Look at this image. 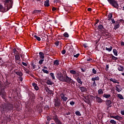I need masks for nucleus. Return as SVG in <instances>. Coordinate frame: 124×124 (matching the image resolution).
<instances>
[{
    "label": "nucleus",
    "instance_id": "1",
    "mask_svg": "<svg viewBox=\"0 0 124 124\" xmlns=\"http://www.w3.org/2000/svg\"><path fill=\"white\" fill-rule=\"evenodd\" d=\"M56 78L61 82H65L66 83H71L74 84L75 81L72 78L67 76V74H62L61 72H57L56 73Z\"/></svg>",
    "mask_w": 124,
    "mask_h": 124
},
{
    "label": "nucleus",
    "instance_id": "2",
    "mask_svg": "<svg viewBox=\"0 0 124 124\" xmlns=\"http://www.w3.org/2000/svg\"><path fill=\"white\" fill-rule=\"evenodd\" d=\"M108 1L114 8H117V9L119 8V4L115 0H108Z\"/></svg>",
    "mask_w": 124,
    "mask_h": 124
},
{
    "label": "nucleus",
    "instance_id": "3",
    "mask_svg": "<svg viewBox=\"0 0 124 124\" xmlns=\"http://www.w3.org/2000/svg\"><path fill=\"white\" fill-rule=\"evenodd\" d=\"M91 81L92 82L93 87L95 88V87H97V85H96V82H95V81H99V77L97 76L94 78H91Z\"/></svg>",
    "mask_w": 124,
    "mask_h": 124
},
{
    "label": "nucleus",
    "instance_id": "4",
    "mask_svg": "<svg viewBox=\"0 0 124 124\" xmlns=\"http://www.w3.org/2000/svg\"><path fill=\"white\" fill-rule=\"evenodd\" d=\"M0 95L2 98H4L6 95V92H5V87L3 86L2 88L0 89Z\"/></svg>",
    "mask_w": 124,
    "mask_h": 124
},
{
    "label": "nucleus",
    "instance_id": "5",
    "mask_svg": "<svg viewBox=\"0 0 124 124\" xmlns=\"http://www.w3.org/2000/svg\"><path fill=\"white\" fill-rule=\"evenodd\" d=\"M1 1L4 3V5L6 6V4L9 3L11 5V8H12V5H13V0H1Z\"/></svg>",
    "mask_w": 124,
    "mask_h": 124
},
{
    "label": "nucleus",
    "instance_id": "6",
    "mask_svg": "<svg viewBox=\"0 0 124 124\" xmlns=\"http://www.w3.org/2000/svg\"><path fill=\"white\" fill-rule=\"evenodd\" d=\"M37 63H38V60L37 59H35L31 61V65L33 69H35L36 64H37Z\"/></svg>",
    "mask_w": 124,
    "mask_h": 124
},
{
    "label": "nucleus",
    "instance_id": "7",
    "mask_svg": "<svg viewBox=\"0 0 124 124\" xmlns=\"http://www.w3.org/2000/svg\"><path fill=\"white\" fill-rule=\"evenodd\" d=\"M61 100L59 99H54V106L55 107H58V108L59 107H61Z\"/></svg>",
    "mask_w": 124,
    "mask_h": 124
},
{
    "label": "nucleus",
    "instance_id": "8",
    "mask_svg": "<svg viewBox=\"0 0 124 124\" xmlns=\"http://www.w3.org/2000/svg\"><path fill=\"white\" fill-rule=\"evenodd\" d=\"M6 5H7V10H6L5 9V8L3 7V6H2V5H1V4L0 3V12H2V13H4V12H6V11H8L9 10V9H8V3Z\"/></svg>",
    "mask_w": 124,
    "mask_h": 124
},
{
    "label": "nucleus",
    "instance_id": "9",
    "mask_svg": "<svg viewBox=\"0 0 124 124\" xmlns=\"http://www.w3.org/2000/svg\"><path fill=\"white\" fill-rule=\"evenodd\" d=\"M96 29H97V30L99 31H100L101 32H104V30H105V28H104V27L103 26V25H102V24H99V25H98L96 27Z\"/></svg>",
    "mask_w": 124,
    "mask_h": 124
},
{
    "label": "nucleus",
    "instance_id": "10",
    "mask_svg": "<svg viewBox=\"0 0 124 124\" xmlns=\"http://www.w3.org/2000/svg\"><path fill=\"white\" fill-rule=\"evenodd\" d=\"M79 75L77 74L75 75V77H77L76 80L78 83L80 84V85H83V81H82V79H81V78L79 77Z\"/></svg>",
    "mask_w": 124,
    "mask_h": 124
},
{
    "label": "nucleus",
    "instance_id": "11",
    "mask_svg": "<svg viewBox=\"0 0 124 124\" xmlns=\"http://www.w3.org/2000/svg\"><path fill=\"white\" fill-rule=\"evenodd\" d=\"M13 109V104H9L7 106L5 107V111H10Z\"/></svg>",
    "mask_w": 124,
    "mask_h": 124
},
{
    "label": "nucleus",
    "instance_id": "12",
    "mask_svg": "<svg viewBox=\"0 0 124 124\" xmlns=\"http://www.w3.org/2000/svg\"><path fill=\"white\" fill-rule=\"evenodd\" d=\"M60 96L61 97L62 100L63 102H65L66 101V100H67V99H68V98L65 97V96L64 95V94L62 93L60 94Z\"/></svg>",
    "mask_w": 124,
    "mask_h": 124
},
{
    "label": "nucleus",
    "instance_id": "13",
    "mask_svg": "<svg viewBox=\"0 0 124 124\" xmlns=\"http://www.w3.org/2000/svg\"><path fill=\"white\" fill-rule=\"evenodd\" d=\"M95 97L96 98V102H98V103H102V102H103V100L101 99V98L97 96V95L95 96Z\"/></svg>",
    "mask_w": 124,
    "mask_h": 124
},
{
    "label": "nucleus",
    "instance_id": "14",
    "mask_svg": "<svg viewBox=\"0 0 124 124\" xmlns=\"http://www.w3.org/2000/svg\"><path fill=\"white\" fill-rule=\"evenodd\" d=\"M115 88L117 92H118V93H121V92H122V90H123V89H122V87H121V85H120L116 84Z\"/></svg>",
    "mask_w": 124,
    "mask_h": 124
},
{
    "label": "nucleus",
    "instance_id": "15",
    "mask_svg": "<svg viewBox=\"0 0 124 124\" xmlns=\"http://www.w3.org/2000/svg\"><path fill=\"white\" fill-rule=\"evenodd\" d=\"M32 85L35 91H38L39 90V87H38V86H37V84H36V83L33 82L32 83Z\"/></svg>",
    "mask_w": 124,
    "mask_h": 124
},
{
    "label": "nucleus",
    "instance_id": "16",
    "mask_svg": "<svg viewBox=\"0 0 124 124\" xmlns=\"http://www.w3.org/2000/svg\"><path fill=\"white\" fill-rule=\"evenodd\" d=\"M78 88L80 89L82 93H86V92H87V88L84 86L80 87V86H79Z\"/></svg>",
    "mask_w": 124,
    "mask_h": 124
},
{
    "label": "nucleus",
    "instance_id": "17",
    "mask_svg": "<svg viewBox=\"0 0 124 124\" xmlns=\"http://www.w3.org/2000/svg\"><path fill=\"white\" fill-rule=\"evenodd\" d=\"M109 81H110V82H113V83L114 84H120V82H119V81H118V80L115 79V78H110L109 79Z\"/></svg>",
    "mask_w": 124,
    "mask_h": 124
},
{
    "label": "nucleus",
    "instance_id": "18",
    "mask_svg": "<svg viewBox=\"0 0 124 124\" xmlns=\"http://www.w3.org/2000/svg\"><path fill=\"white\" fill-rule=\"evenodd\" d=\"M52 120H53V121H54V122H57V121H58L59 120V117H58V115H57V114H54L53 116H52Z\"/></svg>",
    "mask_w": 124,
    "mask_h": 124
},
{
    "label": "nucleus",
    "instance_id": "19",
    "mask_svg": "<svg viewBox=\"0 0 124 124\" xmlns=\"http://www.w3.org/2000/svg\"><path fill=\"white\" fill-rule=\"evenodd\" d=\"M41 10H34L32 12V14H37L38 13H41Z\"/></svg>",
    "mask_w": 124,
    "mask_h": 124
},
{
    "label": "nucleus",
    "instance_id": "20",
    "mask_svg": "<svg viewBox=\"0 0 124 124\" xmlns=\"http://www.w3.org/2000/svg\"><path fill=\"white\" fill-rule=\"evenodd\" d=\"M106 104L107 106H110L112 104V101L110 100H107Z\"/></svg>",
    "mask_w": 124,
    "mask_h": 124
},
{
    "label": "nucleus",
    "instance_id": "21",
    "mask_svg": "<svg viewBox=\"0 0 124 124\" xmlns=\"http://www.w3.org/2000/svg\"><path fill=\"white\" fill-rule=\"evenodd\" d=\"M115 119L117 120V121H122V120H123V117L119 115H116L115 116Z\"/></svg>",
    "mask_w": 124,
    "mask_h": 124
},
{
    "label": "nucleus",
    "instance_id": "22",
    "mask_svg": "<svg viewBox=\"0 0 124 124\" xmlns=\"http://www.w3.org/2000/svg\"><path fill=\"white\" fill-rule=\"evenodd\" d=\"M49 1H50L49 0H46L45 1V3H44L45 6H46V7H48V6H50V4L49 3Z\"/></svg>",
    "mask_w": 124,
    "mask_h": 124
},
{
    "label": "nucleus",
    "instance_id": "23",
    "mask_svg": "<svg viewBox=\"0 0 124 124\" xmlns=\"http://www.w3.org/2000/svg\"><path fill=\"white\" fill-rule=\"evenodd\" d=\"M15 73L16 74V75H18L20 77H22V76H23V73H22L21 71L15 72Z\"/></svg>",
    "mask_w": 124,
    "mask_h": 124
},
{
    "label": "nucleus",
    "instance_id": "24",
    "mask_svg": "<svg viewBox=\"0 0 124 124\" xmlns=\"http://www.w3.org/2000/svg\"><path fill=\"white\" fill-rule=\"evenodd\" d=\"M39 57L40 58V59H44V58H45V56H44V53H43V52H39Z\"/></svg>",
    "mask_w": 124,
    "mask_h": 124
},
{
    "label": "nucleus",
    "instance_id": "25",
    "mask_svg": "<svg viewBox=\"0 0 124 124\" xmlns=\"http://www.w3.org/2000/svg\"><path fill=\"white\" fill-rule=\"evenodd\" d=\"M118 70H119V71H122V72L124 71V66L122 65H119L118 68Z\"/></svg>",
    "mask_w": 124,
    "mask_h": 124
},
{
    "label": "nucleus",
    "instance_id": "26",
    "mask_svg": "<svg viewBox=\"0 0 124 124\" xmlns=\"http://www.w3.org/2000/svg\"><path fill=\"white\" fill-rule=\"evenodd\" d=\"M60 65V62H59V60H55L54 62V65H55V66H58V65Z\"/></svg>",
    "mask_w": 124,
    "mask_h": 124
},
{
    "label": "nucleus",
    "instance_id": "27",
    "mask_svg": "<svg viewBox=\"0 0 124 124\" xmlns=\"http://www.w3.org/2000/svg\"><path fill=\"white\" fill-rule=\"evenodd\" d=\"M15 57L16 61H20V58L19 55H18V54L16 53V54L15 55Z\"/></svg>",
    "mask_w": 124,
    "mask_h": 124
},
{
    "label": "nucleus",
    "instance_id": "28",
    "mask_svg": "<svg viewBox=\"0 0 124 124\" xmlns=\"http://www.w3.org/2000/svg\"><path fill=\"white\" fill-rule=\"evenodd\" d=\"M0 111H1V113H2V114H5V111L7 110H5V107H3V108H1Z\"/></svg>",
    "mask_w": 124,
    "mask_h": 124
},
{
    "label": "nucleus",
    "instance_id": "29",
    "mask_svg": "<svg viewBox=\"0 0 124 124\" xmlns=\"http://www.w3.org/2000/svg\"><path fill=\"white\" fill-rule=\"evenodd\" d=\"M66 49H69V51L70 52H73V46H71L70 47L66 46Z\"/></svg>",
    "mask_w": 124,
    "mask_h": 124
},
{
    "label": "nucleus",
    "instance_id": "30",
    "mask_svg": "<svg viewBox=\"0 0 124 124\" xmlns=\"http://www.w3.org/2000/svg\"><path fill=\"white\" fill-rule=\"evenodd\" d=\"M32 36H33V37H34V38H35L38 41H40L41 40L40 37L39 36H38L37 35H34L33 36V35Z\"/></svg>",
    "mask_w": 124,
    "mask_h": 124
},
{
    "label": "nucleus",
    "instance_id": "31",
    "mask_svg": "<svg viewBox=\"0 0 124 124\" xmlns=\"http://www.w3.org/2000/svg\"><path fill=\"white\" fill-rule=\"evenodd\" d=\"M103 97H105V98H109V97H110L111 96V95L109 94H104L103 95Z\"/></svg>",
    "mask_w": 124,
    "mask_h": 124
},
{
    "label": "nucleus",
    "instance_id": "32",
    "mask_svg": "<svg viewBox=\"0 0 124 124\" xmlns=\"http://www.w3.org/2000/svg\"><path fill=\"white\" fill-rule=\"evenodd\" d=\"M119 28H120V24L118 23L114 25V30H115V31H117V29H119Z\"/></svg>",
    "mask_w": 124,
    "mask_h": 124
},
{
    "label": "nucleus",
    "instance_id": "33",
    "mask_svg": "<svg viewBox=\"0 0 124 124\" xmlns=\"http://www.w3.org/2000/svg\"><path fill=\"white\" fill-rule=\"evenodd\" d=\"M113 53L114 56H118V51H117V49H113Z\"/></svg>",
    "mask_w": 124,
    "mask_h": 124
},
{
    "label": "nucleus",
    "instance_id": "34",
    "mask_svg": "<svg viewBox=\"0 0 124 124\" xmlns=\"http://www.w3.org/2000/svg\"><path fill=\"white\" fill-rule=\"evenodd\" d=\"M98 94H103V90L102 89H100L98 90Z\"/></svg>",
    "mask_w": 124,
    "mask_h": 124
},
{
    "label": "nucleus",
    "instance_id": "35",
    "mask_svg": "<svg viewBox=\"0 0 124 124\" xmlns=\"http://www.w3.org/2000/svg\"><path fill=\"white\" fill-rule=\"evenodd\" d=\"M75 114L77 116H78V117H80V116H81V113L79 111H78V110L75 112Z\"/></svg>",
    "mask_w": 124,
    "mask_h": 124
},
{
    "label": "nucleus",
    "instance_id": "36",
    "mask_svg": "<svg viewBox=\"0 0 124 124\" xmlns=\"http://www.w3.org/2000/svg\"><path fill=\"white\" fill-rule=\"evenodd\" d=\"M46 84L47 85H52L53 84V82L51 81L50 80H47L46 82Z\"/></svg>",
    "mask_w": 124,
    "mask_h": 124
},
{
    "label": "nucleus",
    "instance_id": "37",
    "mask_svg": "<svg viewBox=\"0 0 124 124\" xmlns=\"http://www.w3.org/2000/svg\"><path fill=\"white\" fill-rule=\"evenodd\" d=\"M98 23H99V20L98 19H96L95 20V23H94V26L95 28L97 26V25H97V24H98Z\"/></svg>",
    "mask_w": 124,
    "mask_h": 124
},
{
    "label": "nucleus",
    "instance_id": "38",
    "mask_svg": "<svg viewBox=\"0 0 124 124\" xmlns=\"http://www.w3.org/2000/svg\"><path fill=\"white\" fill-rule=\"evenodd\" d=\"M64 37H69V35L68 34V32H65V33H64V34H63Z\"/></svg>",
    "mask_w": 124,
    "mask_h": 124
},
{
    "label": "nucleus",
    "instance_id": "39",
    "mask_svg": "<svg viewBox=\"0 0 124 124\" xmlns=\"http://www.w3.org/2000/svg\"><path fill=\"white\" fill-rule=\"evenodd\" d=\"M106 50L108 51V52H111L112 51V46H110V47L108 48L107 47H106Z\"/></svg>",
    "mask_w": 124,
    "mask_h": 124
},
{
    "label": "nucleus",
    "instance_id": "40",
    "mask_svg": "<svg viewBox=\"0 0 124 124\" xmlns=\"http://www.w3.org/2000/svg\"><path fill=\"white\" fill-rule=\"evenodd\" d=\"M84 102L85 103H87V104H89V105H90L91 104V101L90 100V99H88L86 100H84Z\"/></svg>",
    "mask_w": 124,
    "mask_h": 124
},
{
    "label": "nucleus",
    "instance_id": "41",
    "mask_svg": "<svg viewBox=\"0 0 124 124\" xmlns=\"http://www.w3.org/2000/svg\"><path fill=\"white\" fill-rule=\"evenodd\" d=\"M112 59L113 60V61H117L118 60V58L115 57L114 55L112 54H111Z\"/></svg>",
    "mask_w": 124,
    "mask_h": 124
},
{
    "label": "nucleus",
    "instance_id": "42",
    "mask_svg": "<svg viewBox=\"0 0 124 124\" xmlns=\"http://www.w3.org/2000/svg\"><path fill=\"white\" fill-rule=\"evenodd\" d=\"M50 75L51 77L52 78V79L55 80V75H54V73H50Z\"/></svg>",
    "mask_w": 124,
    "mask_h": 124
},
{
    "label": "nucleus",
    "instance_id": "43",
    "mask_svg": "<svg viewBox=\"0 0 124 124\" xmlns=\"http://www.w3.org/2000/svg\"><path fill=\"white\" fill-rule=\"evenodd\" d=\"M70 73H71V74H76L77 72H76V71L75 70H71L70 71Z\"/></svg>",
    "mask_w": 124,
    "mask_h": 124
},
{
    "label": "nucleus",
    "instance_id": "44",
    "mask_svg": "<svg viewBox=\"0 0 124 124\" xmlns=\"http://www.w3.org/2000/svg\"><path fill=\"white\" fill-rule=\"evenodd\" d=\"M109 122L110 124H117V122H116V121H115L114 120H111L109 121Z\"/></svg>",
    "mask_w": 124,
    "mask_h": 124
},
{
    "label": "nucleus",
    "instance_id": "45",
    "mask_svg": "<svg viewBox=\"0 0 124 124\" xmlns=\"http://www.w3.org/2000/svg\"><path fill=\"white\" fill-rule=\"evenodd\" d=\"M55 124H62V123L59 119V120H57V121H55Z\"/></svg>",
    "mask_w": 124,
    "mask_h": 124
},
{
    "label": "nucleus",
    "instance_id": "46",
    "mask_svg": "<svg viewBox=\"0 0 124 124\" xmlns=\"http://www.w3.org/2000/svg\"><path fill=\"white\" fill-rule=\"evenodd\" d=\"M96 70H95V69L94 68H93L92 69V73H93V74H96Z\"/></svg>",
    "mask_w": 124,
    "mask_h": 124
},
{
    "label": "nucleus",
    "instance_id": "47",
    "mask_svg": "<svg viewBox=\"0 0 124 124\" xmlns=\"http://www.w3.org/2000/svg\"><path fill=\"white\" fill-rule=\"evenodd\" d=\"M113 17V14H109L108 15V19H112V17Z\"/></svg>",
    "mask_w": 124,
    "mask_h": 124
},
{
    "label": "nucleus",
    "instance_id": "48",
    "mask_svg": "<svg viewBox=\"0 0 124 124\" xmlns=\"http://www.w3.org/2000/svg\"><path fill=\"white\" fill-rule=\"evenodd\" d=\"M42 71L44 72V73H46V74H48L49 73V71H48L47 70L42 69Z\"/></svg>",
    "mask_w": 124,
    "mask_h": 124
},
{
    "label": "nucleus",
    "instance_id": "49",
    "mask_svg": "<svg viewBox=\"0 0 124 124\" xmlns=\"http://www.w3.org/2000/svg\"><path fill=\"white\" fill-rule=\"evenodd\" d=\"M118 97L120 98V99H124V97L123 96V95L121 94H118Z\"/></svg>",
    "mask_w": 124,
    "mask_h": 124
},
{
    "label": "nucleus",
    "instance_id": "50",
    "mask_svg": "<svg viewBox=\"0 0 124 124\" xmlns=\"http://www.w3.org/2000/svg\"><path fill=\"white\" fill-rule=\"evenodd\" d=\"M87 62H93V59L91 58V57H89V58L87 59Z\"/></svg>",
    "mask_w": 124,
    "mask_h": 124
},
{
    "label": "nucleus",
    "instance_id": "51",
    "mask_svg": "<svg viewBox=\"0 0 124 124\" xmlns=\"http://www.w3.org/2000/svg\"><path fill=\"white\" fill-rule=\"evenodd\" d=\"M43 62H44V59H41L39 61V64H42L43 63Z\"/></svg>",
    "mask_w": 124,
    "mask_h": 124
},
{
    "label": "nucleus",
    "instance_id": "52",
    "mask_svg": "<svg viewBox=\"0 0 124 124\" xmlns=\"http://www.w3.org/2000/svg\"><path fill=\"white\" fill-rule=\"evenodd\" d=\"M6 84L7 86H10V85H12L11 82H9V81H7V80L6 81Z\"/></svg>",
    "mask_w": 124,
    "mask_h": 124
},
{
    "label": "nucleus",
    "instance_id": "53",
    "mask_svg": "<svg viewBox=\"0 0 124 124\" xmlns=\"http://www.w3.org/2000/svg\"><path fill=\"white\" fill-rule=\"evenodd\" d=\"M13 53H14V54H17V53H18V51H17L16 48H14L13 50Z\"/></svg>",
    "mask_w": 124,
    "mask_h": 124
},
{
    "label": "nucleus",
    "instance_id": "54",
    "mask_svg": "<svg viewBox=\"0 0 124 124\" xmlns=\"http://www.w3.org/2000/svg\"><path fill=\"white\" fill-rule=\"evenodd\" d=\"M75 104V102L72 101L70 102V105H71V106H73Z\"/></svg>",
    "mask_w": 124,
    "mask_h": 124
},
{
    "label": "nucleus",
    "instance_id": "55",
    "mask_svg": "<svg viewBox=\"0 0 124 124\" xmlns=\"http://www.w3.org/2000/svg\"><path fill=\"white\" fill-rule=\"evenodd\" d=\"M55 45H56V46H59V44H60V42L59 41H56L54 43Z\"/></svg>",
    "mask_w": 124,
    "mask_h": 124
},
{
    "label": "nucleus",
    "instance_id": "56",
    "mask_svg": "<svg viewBox=\"0 0 124 124\" xmlns=\"http://www.w3.org/2000/svg\"><path fill=\"white\" fill-rule=\"evenodd\" d=\"M48 93H49L51 95H53L54 94V93H53V91H49L48 92H47Z\"/></svg>",
    "mask_w": 124,
    "mask_h": 124
},
{
    "label": "nucleus",
    "instance_id": "57",
    "mask_svg": "<svg viewBox=\"0 0 124 124\" xmlns=\"http://www.w3.org/2000/svg\"><path fill=\"white\" fill-rule=\"evenodd\" d=\"M70 114H71V112H70V111H68V112H66L65 113H64V116H65V115L68 116V115H70Z\"/></svg>",
    "mask_w": 124,
    "mask_h": 124
},
{
    "label": "nucleus",
    "instance_id": "58",
    "mask_svg": "<svg viewBox=\"0 0 124 124\" xmlns=\"http://www.w3.org/2000/svg\"><path fill=\"white\" fill-rule=\"evenodd\" d=\"M66 53V51H65V49H64L62 51V55H64Z\"/></svg>",
    "mask_w": 124,
    "mask_h": 124
},
{
    "label": "nucleus",
    "instance_id": "59",
    "mask_svg": "<svg viewBox=\"0 0 124 124\" xmlns=\"http://www.w3.org/2000/svg\"><path fill=\"white\" fill-rule=\"evenodd\" d=\"M79 56H80V54L78 53L76 55H74V58H78V57H79Z\"/></svg>",
    "mask_w": 124,
    "mask_h": 124
},
{
    "label": "nucleus",
    "instance_id": "60",
    "mask_svg": "<svg viewBox=\"0 0 124 124\" xmlns=\"http://www.w3.org/2000/svg\"><path fill=\"white\" fill-rule=\"evenodd\" d=\"M83 46L84 48H88V44H83Z\"/></svg>",
    "mask_w": 124,
    "mask_h": 124
},
{
    "label": "nucleus",
    "instance_id": "61",
    "mask_svg": "<svg viewBox=\"0 0 124 124\" xmlns=\"http://www.w3.org/2000/svg\"><path fill=\"white\" fill-rule=\"evenodd\" d=\"M45 90H46V93H48V92L50 91V90H49V87H46Z\"/></svg>",
    "mask_w": 124,
    "mask_h": 124
},
{
    "label": "nucleus",
    "instance_id": "62",
    "mask_svg": "<svg viewBox=\"0 0 124 124\" xmlns=\"http://www.w3.org/2000/svg\"><path fill=\"white\" fill-rule=\"evenodd\" d=\"M110 20H111L113 24H115V23H116V21H115V19H114V18H111Z\"/></svg>",
    "mask_w": 124,
    "mask_h": 124
},
{
    "label": "nucleus",
    "instance_id": "63",
    "mask_svg": "<svg viewBox=\"0 0 124 124\" xmlns=\"http://www.w3.org/2000/svg\"><path fill=\"white\" fill-rule=\"evenodd\" d=\"M58 9H57L56 8L53 7L52 9V11H56V10H58Z\"/></svg>",
    "mask_w": 124,
    "mask_h": 124
},
{
    "label": "nucleus",
    "instance_id": "64",
    "mask_svg": "<svg viewBox=\"0 0 124 124\" xmlns=\"http://www.w3.org/2000/svg\"><path fill=\"white\" fill-rule=\"evenodd\" d=\"M121 115H122L123 116H124V110H121Z\"/></svg>",
    "mask_w": 124,
    "mask_h": 124
}]
</instances>
